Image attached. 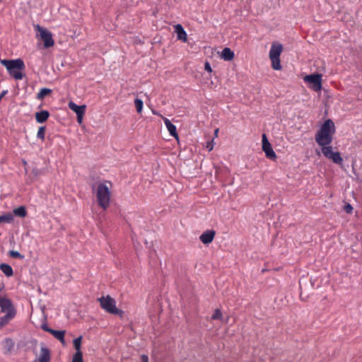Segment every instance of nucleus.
<instances>
[{"label":"nucleus","mask_w":362,"mask_h":362,"mask_svg":"<svg viewBox=\"0 0 362 362\" xmlns=\"http://www.w3.org/2000/svg\"><path fill=\"white\" fill-rule=\"evenodd\" d=\"M334 132V124L329 119L324 122L316 134L315 141L320 146L329 145L332 141V135Z\"/></svg>","instance_id":"nucleus-1"},{"label":"nucleus","mask_w":362,"mask_h":362,"mask_svg":"<svg viewBox=\"0 0 362 362\" xmlns=\"http://www.w3.org/2000/svg\"><path fill=\"white\" fill-rule=\"evenodd\" d=\"M112 183L110 181H104L100 183L96 188L97 202L100 207L106 210L110 206Z\"/></svg>","instance_id":"nucleus-2"},{"label":"nucleus","mask_w":362,"mask_h":362,"mask_svg":"<svg viewBox=\"0 0 362 362\" xmlns=\"http://www.w3.org/2000/svg\"><path fill=\"white\" fill-rule=\"evenodd\" d=\"M0 63L6 68L8 74L16 80H21L24 74L21 72L25 68L24 62L21 59H0Z\"/></svg>","instance_id":"nucleus-3"},{"label":"nucleus","mask_w":362,"mask_h":362,"mask_svg":"<svg viewBox=\"0 0 362 362\" xmlns=\"http://www.w3.org/2000/svg\"><path fill=\"white\" fill-rule=\"evenodd\" d=\"M98 301L100 302L101 308L107 313L112 315H122L123 311L116 307V302L115 299L111 298L110 296H107L105 297L103 296L98 298Z\"/></svg>","instance_id":"nucleus-4"},{"label":"nucleus","mask_w":362,"mask_h":362,"mask_svg":"<svg viewBox=\"0 0 362 362\" xmlns=\"http://www.w3.org/2000/svg\"><path fill=\"white\" fill-rule=\"evenodd\" d=\"M283 51V46L279 43H272L269 51V59L272 62V67L274 70H281L280 55Z\"/></svg>","instance_id":"nucleus-5"},{"label":"nucleus","mask_w":362,"mask_h":362,"mask_svg":"<svg viewBox=\"0 0 362 362\" xmlns=\"http://www.w3.org/2000/svg\"><path fill=\"white\" fill-rule=\"evenodd\" d=\"M37 30L39 32L40 40L43 42V46L47 49L52 47L54 44L52 33L47 29L37 25Z\"/></svg>","instance_id":"nucleus-6"},{"label":"nucleus","mask_w":362,"mask_h":362,"mask_svg":"<svg viewBox=\"0 0 362 362\" xmlns=\"http://www.w3.org/2000/svg\"><path fill=\"white\" fill-rule=\"evenodd\" d=\"M304 81L310 85V88L318 92L322 89V75L310 74L304 77Z\"/></svg>","instance_id":"nucleus-7"},{"label":"nucleus","mask_w":362,"mask_h":362,"mask_svg":"<svg viewBox=\"0 0 362 362\" xmlns=\"http://www.w3.org/2000/svg\"><path fill=\"white\" fill-rule=\"evenodd\" d=\"M262 151L264 152L267 158L275 160L276 155L274 151L271 144L269 142L265 134L262 135Z\"/></svg>","instance_id":"nucleus-8"},{"label":"nucleus","mask_w":362,"mask_h":362,"mask_svg":"<svg viewBox=\"0 0 362 362\" xmlns=\"http://www.w3.org/2000/svg\"><path fill=\"white\" fill-rule=\"evenodd\" d=\"M0 308L2 313H16L11 300L7 298H0Z\"/></svg>","instance_id":"nucleus-9"},{"label":"nucleus","mask_w":362,"mask_h":362,"mask_svg":"<svg viewBox=\"0 0 362 362\" xmlns=\"http://www.w3.org/2000/svg\"><path fill=\"white\" fill-rule=\"evenodd\" d=\"M215 235L216 232L214 230H208L200 235L199 239L204 244H209L214 240Z\"/></svg>","instance_id":"nucleus-10"},{"label":"nucleus","mask_w":362,"mask_h":362,"mask_svg":"<svg viewBox=\"0 0 362 362\" xmlns=\"http://www.w3.org/2000/svg\"><path fill=\"white\" fill-rule=\"evenodd\" d=\"M161 117L166 126L168 131L169 132V134L172 136H173L175 139L178 140L179 136L177 133V128H176L175 125H174L168 118H166L163 116H161Z\"/></svg>","instance_id":"nucleus-11"},{"label":"nucleus","mask_w":362,"mask_h":362,"mask_svg":"<svg viewBox=\"0 0 362 362\" xmlns=\"http://www.w3.org/2000/svg\"><path fill=\"white\" fill-rule=\"evenodd\" d=\"M39 362H49L50 361V351L48 348L41 344L40 355L38 358Z\"/></svg>","instance_id":"nucleus-12"},{"label":"nucleus","mask_w":362,"mask_h":362,"mask_svg":"<svg viewBox=\"0 0 362 362\" xmlns=\"http://www.w3.org/2000/svg\"><path fill=\"white\" fill-rule=\"evenodd\" d=\"M175 32L177 34V38L184 42L187 40V35L183 27L180 24H177L174 26Z\"/></svg>","instance_id":"nucleus-13"},{"label":"nucleus","mask_w":362,"mask_h":362,"mask_svg":"<svg viewBox=\"0 0 362 362\" xmlns=\"http://www.w3.org/2000/svg\"><path fill=\"white\" fill-rule=\"evenodd\" d=\"M69 107L74 111L76 116L84 115L86 106L85 105H78L75 103L70 101L68 105Z\"/></svg>","instance_id":"nucleus-14"},{"label":"nucleus","mask_w":362,"mask_h":362,"mask_svg":"<svg viewBox=\"0 0 362 362\" xmlns=\"http://www.w3.org/2000/svg\"><path fill=\"white\" fill-rule=\"evenodd\" d=\"M49 115V112L47 110H41L35 112V117L37 122L43 123L48 119Z\"/></svg>","instance_id":"nucleus-15"},{"label":"nucleus","mask_w":362,"mask_h":362,"mask_svg":"<svg viewBox=\"0 0 362 362\" xmlns=\"http://www.w3.org/2000/svg\"><path fill=\"white\" fill-rule=\"evenodd\" d=\"M221 57L225 61H231L234 58V52L230 48L226 47L222 50Z\"/></svg>","instance_id":"nucleus-16"},{"label":"nucleus","mask_w":362,"mask_h":362,"mask_svg":"<svg viewBox=\"0 0 362 362\" xmlns=\"http://www.w3.org/2000/svg\"><path fill=\"white\" fill-rule=\"evenodd\" d=\"M0 270L8 277L13 275V271L12 267L6 263H1L0 264Z\"/></svg>","instance_id":"nucleus-17"},{"label":"nucleus","mask_w":362,"mask_h":362,"mask_svg":"<svg viewBox=\"0 0 362 362\" xmlns=\"http://www.w3.org/2000/svg\"><path fill=\"white\" fill-rule=\"evenodd\" d=\"M52 335H53L57 339L60 341L62 344H64V334L65 331L64 330H55L52 329L49 332Z\"/></svg>","instance_id":"nucleus-18"},{"label":"nucleus","mask_w":362,"mask_h":362,"mask_svg":"<svg viewBox=\"0 0 362 362\" xmlns=\"http://www.w3.org/2000/svg\"><path fill=\"white\" fill-rule=\"evenodd\" d=\"M13 212L15 216L21 218H24L27 216V211L24 206H21L14 209Z\"/></svg>","instance_id":"nucleus-19"},{"label":"nucleus","mask_w":362,"mask_h":362,"mask_svg":"<svg viewBox=\"0 0 362 362\" xmlns=\"http://www.w3.org/2000/svg\"><path fill=\"white\" fill-rule=\"evenodd\" d=\"M322 147V152L323 155L329 159H330L332 155L335 153V152L332 151V147L329 145L324 146Z\"/></svg>","instance_id":"nucleus-20"},{"label":"nucleus","mask_w":362,"mask_h":362,"mask_svg":"<svg viewBox=\"0 0 362 362\" xmlns=\"http://www.w3.org/2000/svg\"><path fill=\"white\" fill-rule=\"evenodd\" d=\"M52 93V90L47 88H42L40 89L39 93L37 94L36 98L39 100H42L44 98Z\"/></svg>","instance_id":"nucleus-21"},{"label":"nucleus","mask_w":362,"mask_h":362,"mask_svg":"<svg viewBox=\"0 0 362 362\" xmlns=\"http://www.w3.org/2000/svg\"><path fill=\"white\" fill-rule=\"evenodd\" d=\"M16 315V313H8L5 315L0 318V321L4 325H7L11 320H12Z\"/></svg>","instance_id":"nucleus-22"},{"label":"nucleus","mask_w":362,"mask_h":362,"mask_svg":"<svg viewBox=\"0 0 362 362\" xmlns=\"http://www.w3.org/2000/svg\"><path fill=\"white\" fill-rule=\"evenodd\" d=\"M4 349H6V353L10 352L14 346V343L13 342L12 339H8V338L6 339L4 341Z\"/></svg>","instance_id":"nucleus-23"},{"label":"nucleus","mask_w":362,"mask_h":362,"mask_svg":"<svg viewBox=\"0 0 362 362\" xmlns=\"http://www.w3.org/2000/svg\"><path fill=\"white\" fill-rule=\"evenodd\" d=\"M13 220V216L11 214L7 213L4 215L0 216V223H11Z\"/></svg>","instance_id":"nucleus-24"},{"label":"nucleus","mask_w":362,"mask_h":362,"mask_svg":"<svg viewBox=\"0 0 362 362\" xmlns=\"http://www.w3.org/2000/svg\"><path fill=\"white\" fill-rule=\"evenodd\" d=\"M330 160L333 161V163L337 164H341L343 159L341 157V155L339 152H335L334 155L331 157Z\"/></svg>","instance_id":"nucleus-25"},{"label":"nucleus","mask_w":362,"mask_h":362,"mask_svg":"<svg viewBox=\"0 0 362 362\" xmlns=\"http://www.w3.org/2000/svg\"><path fill=\"white\" fill-rule=\"evenodd\" d=\"M45 130H46V127L45 126H42V127H39L37 133V139H39L42 141L45 140Z\"/></svg>","instance_id":"nucleus-26"},{"label":"nucleus","mask_w":362,"mask_h":362,"mask_svg":"<svg viewBox=\"0 0 362 362\" xmlns=\"http://www.w3.org/2000/svg\"><path fill=\"white\" fill-rule=\"evenodd\" d=\"M81 341H82L81 336L74 339V341H73L74 346L77 351H81Z\"/></svg>","instance_id":"nucleus-27"},{"label":"nucleus","mask_w":362,"mask_h":362,"mask_svg":"<svg viewBox=\"0 0 362 362\" xmlns=\"http://www.w3.org/2000/svg\"><path fill=\"white\" fill-rule=\"evenodd\" d=\"M223 318V314L220 309L217 308L214 310V314L211 316V320H222Z\"/></svg>","instance_id":"nucleus-28"},{"label":"nucleus","mask_w":362,"mask_h":362,"mask_svg":"<svg viewBox=\"0 0 362 362\" xmlns=\"http://www.w3.org/2000/svg\"><path fill=\"white\" fill-rule=\"evenodd\" d=\"M134 105L137 112L141 113L143 110V101L141 99L136 98L134 100Z\"/></svg>","instance_id":"nucleus-29"},{"label":"nucleus","mask_w":362,"mask_h":362,"mask_svg":"<svg viewBox=\"0 0 362 362\" xmlns=\"http://www.w3.org/2000/svg\"><path fill=\"white\" fill-rule=\"evenodd\" d=\"M71 362H83L81 351H77L74 355Z\"/></svg>","instance_id":"nucleus-30"},{"label":"nucleus","mask_w":362,"mask_h":362,"mask_svg":"<svg viewBox=\"0 0 362 362\" xmlns=\"http://www.w3.org/2000/svg\"><path fill=\"white\" fill-rule=\"evenodd\" d=\"M9 256L12 258L20 259H23L24 258V256L23 255H21L19 252L15 250H11L9 252Z\"/></svg>","instance_id":"nucleus-31"},{"label":"nucleus","mask_w":362,"mask_h":362,"mask_svg":"<svg viewBox=\"0 0 362 362\" xmlns=\"http://www.w3.org/2000/svg\"><path fill=\"white\" fill-rule=\"evenodd\" d=\"M206 148L209 151H212V149L214 148V141L211 140V141H208L206 144Z\"/></svg>","instance_id":"nucleus-32"},{"label":"nucleus","mask_w":362,"mask_h":362,"mask_svg":"<svg viewBox=\"0 0 362 362\" xmlns=\"http://www.w3.org/2000/svg\"><path fill=\"white\" fill-rule=\"evenodd\" d=\"M344 209L346 213L351 214L353 211V207L350 204H347L344 206Z\"/></svg>","instance_id":"nucleus-33"},{"label":"nucleus","mask_w":362,"mask_h":362,"mask_svg":"<svg viewBox=\"0 0 362 362\" xmlns=\"http://www.w3.org/2000/svg\"><path fill=\"white\" fill-rule=\"evenodd\" d=\"M32 173L34 176L37 177V176H39L40 175H41L42 171H41V170H40L38 168H33L32 170Z\"/></svg>","instance_id":"nucleus-34"},{"label":"nucleus","mask_w":362,"mask_h":362,"mask_svg":"<svg viewBox=\"0 0 362 362\" xmlns=\"http://www.w3.org/2000/svg\"><path fill=\"white\" fill-rule=\"evenodd\" d=\"M41 328H42V329H43L44 331L47 332H49H49H51V330L52 329V328H49V327H48V325H47L46 323L42 324V325H41Z\"/></svg>","instance_id":"nucleus-35"},{"label":"nucleus","mask_w":362,"mask_h":362,"mask_svg":"<svg viewBox=\"0 0 362 362\" xmlns=\"http://www.w3.org/2000/svg\"><path fill=\"white\" fill-rule=\"evenodd\" d=\"M204 69H205V70H206V71H208V72H209V73L212 72V69H211V67L210 64H209L208 62H206L205 63V64H204Z\"/></svg>","instance_id":"nucleus-36"},{"label":"nucleus","mask_w":362,"mask_h":362,"mask_svg":"<svg viewBox=\"0 0 362 362\" xmlns=\"http://www.w3.org/2000/svg\"><path fill=\"white\" fill-rule=\"evenodd\" d=\"M141 362H148V356L146 355H141Z\"/></svg>","instance_id":"nucleus-37"},{"label":"nucleus","mask_w":362,"mask_h":362,"mask_svg":"<svg viewBox=\"0 0 362 362\" xmlns=\"http://www.w3.org/2000/svg\"><path fill=\"white\" fill-rule=\"evenodd\" d=\"M83 118V115H78V116H77V122H78V124H82Z\"/></svg>","instance_id":"nucleus-38"},{"label":"nucleus","mask_w":362,"mask_h":362,"mask_svg":"<svg viewBox=\"0 0 362 362\" xmlns=\"http://www.w3.org/2000/svg\"><path fill=\"white\" fill-rule=\"evenodd\" d=\"M8 93V90H3L1 94H0V101L1 100V99L4 97L5 95H6Z\"/></svg>","instance_id":"nucleus-39"},{"label":"nucleus","mask_w":362,"mask_h":362,"mask_svg":"<svg viewBox=\"0 0 362 362\" xmlns=\"http://www.w3.org/2000/svg\"><path fill=\"white\" fill-rule=\"evenodd\" d=\"M218 129H216L214 131L215 136H218Z\"/></svg>","instance_id":"nucleus-40"},{"label":"nucleus","mask_w":362,"mask_h":362,"mask_svg":"<svg viewBox=\"0 0 362 362\" xmlns=\"http://www.w3.org/2000/svg\"><path fill=\"white\" fill-rule=\"evenodd\" d=\"M4 326V325H3V323L0 321V329H1Z\"/></svg>","instance_id":"nucleus-41"},{"label":"nucleus","mask_w":362,"mask_h":362,"mask_svg":"<svg viewBox=\"0 0 362 362\" xmlns=\"http://www.w3.org/2000/svg\"><path fill=\"white\" fill-rule=\"evenodd\" d=\"M23 163L25 165H27V162H26L25 160H23Z\"/></svg>","instance_id":"nucleus-42"}]
</instances>
